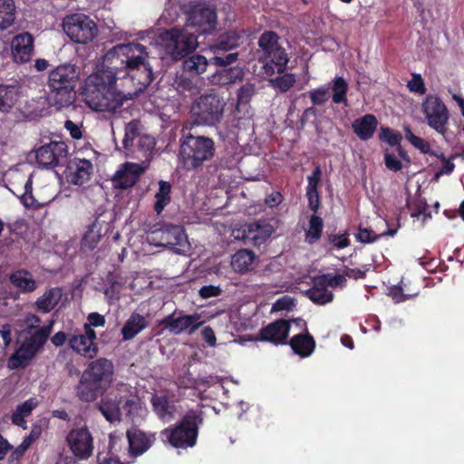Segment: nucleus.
<instances>
[{
	"label": "nucleus",
	"mask_w": 464,
	"mask_h": 464,
	"mask_svg": "<svg viewBox=\"0 0 464 464\" xmlns=\"http://www.w3.org/2000/svg\"><path fill=\"white\" fill-rule=\"evenodd\" d=\"M34 54V39L29 33H21L11 41V55L15 63H29Z\"/></svg>",
	"instance_id": "nucleus-14"
},
{
	"label": "nucleus",
	"mask_w": 464,
	"mask_h": 464,
	"mask_svg": "<svg viewBox=\"0 0 464 464\" xmlns=\"http://www.w3.org/2000/svg\"><path fill=\"white\" fill-rule=\"evenodd\" d=\"M238 45V37L234 33H226L221 34L217 42L209 45V50L216 55L221 56Z\"/></svg>",
	"instance_id": "nucleus-35"
},
{
	"label": "nucleus",
	"mask_w": 464,
	"mask_h": 464,
	"mask_svg": "<svg viewBox=\"0 0 464 464\" xmlns=\"http://www.w3.org/2000/svg\"><path fill=\"white\" fill-rule=\"evenodd\" d=\"M83 373L106 390L112 381L114 367L111 361L100 358L92 362Z\"/></svg>",
	"instance_id": "nucleus-17"
},
{
	"label": "nucleus",
	"mask_w": 464,
	"mask_h": 464,
	"mask_svg": "<svg viewBox=\"0 0 464 464\" xmlns=\"http://www.w3.org/2000/svg\"><path fill=\"white\" fill-rule=\"evenodd\" d=\"M127 440L130 454L136 457L147 451L153 444L155 438L152 434H146L137 428H131L127 431Z\"/></svg>",
	"instance_id": "nucleus-21"
},
{
	"label": "nucleus",
	"mask_w": 464,
	"mask_h": 464,
	"mask_svg": "<svg viewBox=\"0 0 464 464\" xmlns=\"http://www.w3.org/2000/svg\"><path fill=\"white\" fill-rule=\"evenodd\" d=\"M160 324L171 334H179L185 331L192 334L202 324V322L198 315H177L172 314L163 319Z\"/></svg>",
	"instance_id": "nucleus-16"
},
{
	"label": "nucleus",
	"mask_w": 464,
	"mask_h": 464,
	"mask_svg": "<svg viewBox=\"0 0 464 464\" xmlns=\"http://www.w3.org/2000/svg\"><path fill=\"white\" fill-rule=\"evenodd\" d=\"M156 44L166 53L178 59L193 51L198 45V41L192 33L174 28L160 33Z\"/></svg>",
	"instance_id": "nucleus-7"
},
{
	"label": "nucleus",
	"mask_w": 464,
	"mask_h": 464,
	"mask_svg": "<svg viewBox=\"0 0 464 464\" xmlns=\"http://www.w3.org/2000/svg\"><path fill=\"white\" fill-rule=\"evenodd\" d=\"M146 165L127 162L114 174L113 183L116 187L126 188L133 186L144 172Z\"/></svg>",
	"instance_id": "nucleus-20"
},
{
	"label": "nucleus",
	"mask_w": 464,
	"mask_h": 464,
	"mask_svg": "<svg viewBox=\"0 0 464 464\" xmlns=\"http://www.w3.org/2000/svg\"><path fill=\"white\" fill-rule=\"evenodd\" d=\"M332 102L334 104H343L345 107L349 105L347 93L349 90L348 82L343 76H335L332 81Z\"/></svg>",
	"instance_id": "nucleus-37"
},
{
	"label": "nucleus",
	"mask_w": 464,
	"mask_h": 464,
	"mask_svg": "<svg viewBox=\"0 0 464 464\" xmlns=\"http://www.w3.org/2000/svg\"><path fill=\"white\" fill-rule=\"evenodd\" d=\"M321 177H322V169H321V167L319 165H317L314 169L312 174L307 178L308 184L306 187V190H318L317 187L321 180Z\"/></svg>",
	"instance_id": "nucleus-57"
},
{
	"label": "nucleus",
	"mask_w": 464,
	"mask_h": 464,
	"mask_svg": "<svg viewBox=\"0 0 464 464\" xmlns=\"http://www.w3.org/2000/svg\"><path fill=\"white\" fill-rule=\"evenodd\" d=\"M278 74V76L269 79V86L274 90L285 93L294 87L296 82V76L295 73L286 72V71Z\"/></svg>",
	"instance_id": "nucleus-42"
},
{
	"label": "nucleus",
	"mask_w": 464,
	"mask_h": 464,
	"mask_svg": "<svg viewBox=\"0 0 464 464\" xmlns=\"http://www.w3.org/2000/svg\"><path fill=\"white\" fill-rule=\"evenodd\" d=\"M11 283L22 292H33L37 288V283L32 275L25 270H19L10 276Z\"/></svg>",
	"instance_id": "nucleus-38"
},
{
	"label": "nucleus",
	"mask_w": 464,
	"mask_h": 464,
	"mask_svg": "<svg viewBox=\"0 0 464 464\" xmlns=\"http://www.w3.org/2000/svg\"><path fill=\"white\" fill-rule=\"evenodd\" d=\"M64 33L75 43L88 44L98 34V27L93 20L83 14L66 16L63 22Z\"/></svg>",
	"instance_id": "nucleus-9"
},
{
	"label": "nucleus",
	"mask_w": 464,
	"mask_h": 464,
	"mask_svg": "<svg viewBox=\"0 0 464 464\" xmlns=\"http://www.w3.org/2000/svg\"><path fill=\"white\" fill-rule=\"evenodd\" d=\"M308 205L310 209L316 213L320 207V197L318 190H306Z\"/></svg>",
	"instance_id": "nucleus-63"
},
{
	"label": "nucleus",
	"mask_w": 464,
	"mask_h": 464,
	"mask_svg": "<svg viewBox=\"0 0 464 464\" xmlns=\"http://www.w3.org/2000/svg\"><path fill=\"white\" fill-rule=\"evenodd\" d=\"M148 241L157 246L174 249L175 252L179 254L186 252L188 246L184 229L179 226H168L152 231L148 236Z\"/></svg>",
	"instance_id": "nucleus-10"
},
{
	"label": "nucleus",
	"mask_w": 464,
	"mask_h": 464,
	"mask_svg": "<svg viewBox=\"0 0 464 464\" xmlns=\"http://www.w3.org/2000/svg\"><path fill=\"white\" fill-rule=\"evenodd\" d=\"M255 93V84L247 82L241 86L237 91V106L248 104Z\"/></svg>",
	"instance_id": "nucleus-52"
},
{
	"label": "nucleus",
	"mask_w": 464,
	"mask_h": 464,
	"mask_svg": "<svg viewBox=\"0 0 464 464\" xmlns=\"http://www.w3.org/2000/svg\"><path fill=\"white\" fill-rule=\"evenodd\" d=\"M41 320L39 316L34 314H27L24 316L23 323L25 326V329L28 331H31L33 329H35V331L40 328L39 324Z\"/></svg>",
	"instance_id": "nucleus-62"
},
{
	"label": "nucleus",
	"mask_w": 464,
	"mask_h": 464,
	"mask_svg": "<svg viewBox=\"0 0 464 464\" xmlns=\"http://www.w3.org/2000/svg\"><path fill=\"white\" fill-rule=\"evenodd\" d=\"M290 327L288 320L277 319L260 329L259 339L275 345L286 344Z\"/></svg>",
	"instance_id": "nucleus-15"
},
{
	"label": "nucleus",
	"mask_w": 464,
	"mask_h": 464,
	"mask_svg": "<svg viewBox=\"0 0 464 464\" xmlns=\"http://www.w3.org/2000/svg\"><path fill=\"white\" fill-rule=\"evenodd\" d=\"M405 132V139L417 150H419L423 154H428L430 152V144L428 140L416 136L412 131L409 125L404 126L403 128Z\"/></svg>",
	"instance_id": "nucleus-46"
},
{
	"label": "nucleus",
	"mask_w": 464,
	"mask_h": 464,
	"mask_svg": "<svg viewBox=\"0 0 464 464\" xmlns=\"http://www.w3.org/2000/svg\"><path fill=\"white\" fill-rule=\"evenodd\" d=\"M155 145V139L150 135L144 134L136 141L135 152L126 153L128 156L135 157L138 159H144L146 161H149Z\"/></svg>",
	"instance_id": "nucleus-31"
},
{
	"label": "nucleus",
	"mask_w": 464,
	"mask_h": 464,
	"mask_svg": "<svg viewBox=\"0 0 464 464\" xmlns=\"http://www.w3.org/2000/svg\"><path fill=\"white\" fill-rule=\"evenodd\" d=\"M24 192L20 195L21 202L26 207V208H38L47 203L44 201H40L38 198H35L32 195V176L28 177L25 180L24 186ZM50 200H48L49 202Z\"/></svg>",
	"instance_id": "nucleus-45"
},
{
	"label": "nucleus",
	"mask_w": 464,
	"mask_h": 464,
	"mask_svg": "<svg viewBox=\"0 0 464 464\" xmlns=\"http://www.w3.org/2000/svg\"><path fill=\"white\" fill-rule=\"evenodd\" d=\"M64 150L63 143L52 142L44 145L35 150V159L43 167L55 166L60 154Z\"/></svg>",
	"instance_id": "nucleus-24"
},
{
	"label": "nucleus",
	"mask_w": 464,
	"mask_h": 464,
	"mask_svg": "<svg viewBox=\"0 0 464 464\" xmlns=\"http://www.w3.org/2000/svg\"><path fill=\"white\" fill-rule=\"evenodd\" d=\"M98 408L104 418L110 422L120 421L122 411L131 418L133 421L144 418L146 409L136 396L131 393V387L122 384L117 390L111 391L102 399Z\"/></svg>",
	"instance_id": "nucleus-2"
},
{
	"label": "nucleus",
	"mask_w": 464,
	"mask_h": 464,
	"mask_svg": "<svg viewBox=\"0 0 464 464\" xmlns=\"http://www.w3.org/2000/svg\"><path fill=\"white\" fill-rule=\"evenodd\" d=\"M320 281L318 285L320 286L332 287V288H343L346 285V278L343 275L332 276L331 274H323L318 276Z\"/></svg>",
	"instance_id": "nucleus-47"
},
{
	"label": "nucleus",
	"mask_w": 464,
	"mask_h": 464,
	"mask_svg": "<svg viewBox=\"0 0 464 464\" xmlns=\"http://www.w3.org/2000/svg\"><path fill=\"white\" fill-rule=\"evenodd\" d=\"M93 170L92 163L85 159H73L69 161L65 169V179L72 185H82L87 182Z\"/></svg>",
	"instance_id": "nucleus-18"
},
{
	"label": "nucleus",
	"mask_w": 464,
	"mask_h": 464,
	"mask_svg": "<svg viewBox=\"0 0 464 464\" xmlns=\"http://www.w3.org/2000/svg\"><path fill=\"white\" fill-rule=\"evenodd\" d=\"M171 185L169 182L160 180L159 189L155 194L154 210L160 215L171 200Z\"/></svg>",
	"instance_id": "nucleus-40"
},
{
	"label": "nucleus",
	"mask_w": 464,
	"mask_h": 464,
	"mask_svg": "<svg viewBox=\"0 0 464 464\" xmlns=\"http://www.w3.org/2000/svg\"><path fill=\"white\" fill-rule=\"evenodd\" d=\"M273 230L270 225L261 226L259 223L255 222L248 226V234L243 237L251 239L255 246H259L271 237Z\"/></svg>",
	"instance_id": "nucleus-34"
},
{
	"label": "nucleus",
	"mask_w": 464,
	"mask_h": 464,
	"mask_svg": "<svg viewBox=\"0 0 464 464\" xmlns=\"http://www.w3.org/2000/svg\"><path fill=\"white\" fill-rule=\"evenodd\" d=\"M180 159L187 169H195L203 162V116L200 102L191 107V120L183 130Z\"/></svg>",
	"instance_id": "nucleus-3"
},
{
	"label": "nucleus",
	"mask_w": 464,
	"mask_h": 464,
	"mask_svg": "<svg viewBox=\"0 0 464 464\" xmlns=\"http://www.w3.org/2000/svg\"><path fill=\"white\" fill-rule=\"evenodd\" d=\"M289 345L295 354L304 358L311 355L314 352L315 341L305 327V334L294 335L289 341Z\"/></svg>",
	"instance_id": "nucleus-25"
},
{
	"label": "nucleus",
	"mask_w": 464,
	"mask_h": 464,
	"mask_svg": "<svg viewBox=\"0 0 464 464\" xmlns=\"http://www.w3.org/2000/svg\"><path fill=\"white\" fill-rule=\"evenodd\" d=\"M63 296V290L60 287H53L45 291L35 301V307L39 312L49 313L59 304Z\"/></svg>",
	"instance_id": "nucleus-27"
},
{
	"label": "nucleus",
	"mask_w": 464,
	"mask_h": 464,
	"mask_svg": "<svg viewBox=\"0 0 464 464\" xmlns=\"http://www.w3.org/2000/svg\"><path fill=\"white\" fill-rule=\"evenodd\" d=\"M141 133V125L138 121H132L126 125L125 135L122 140L123 149L126 152H135V143Z\"/></svg>",
	"instance_id": "nucleus-36"
},
{
	"label": "nucleus",
	"mask_w": 464,
	"mask_h": 464,
	"mask_svg": "<svg viewBox=\"0 0 464 464\" xmlns=\"http://www.w3.org/2000/svg\"><path fill=\"white\" fill-rule=\"evenodd\" d=\"M80 72L72 64H62L51 71L48 79L50 95L55 105L64 107L74 101V88Z\"/></svg>",
	"instance_id": "nucleus-5"
},
{
	"label": "nucleus",
	"mask_w": 464,
	"mask_h": 464,
	"mask_svg": "<svg viewBox=\"0 0 464 464\" xmlns=\"http://www.w3.org/2000/svg\"><path fill=\"white\" fill-rule=\"evenodd\" d=\"M256 255L248 249H240L237 251L231 257V266L234 271L244 274L251 270Z\"/></svg>",
	"instance_id": "nucleus-30"
},
{
	"label": "nucleus",
	"mask_w": 464,
	"mask_h": 464,
	"mask_svg": "<svg viewBox=\"0 0 464 464\" xmlns=\"http://www.w3.org/2000/svg\"><path fill=\"white\" fill-rule=\"evenodd\" d=\"M218 24L217 8L214 5L205 3V35L211 33Z\"/></svg>",
	"instance_id": "nucleus-48"
},
{
	"label": "nucleus",
	"mask_w": 464,
	"mask_h": 464,
	"mask_svg": "<svg viewBox=\"0 0 464 464\" xmlns=\"http://www.w3.org/2000/svg\"><path fill=\"white\" fill-rule=\"evenodd\" d=\"M96 333L93 329L84 327L83 331L75 332L69 339V346L78 354L93 358L98 353L95 343Z\"/></svg>",
	"instance_id": "nucleus-13"
},
{
	"label": "nucleus",
	"mask_w": 464,
	"mask_h": 464,
	"mask_svg": "<svg viewBox=\"0 0 464 464\" xmlns=\"http://www.w3.org/2000/svg\"><path fill=\"white\" fill-rule=\"evenodd\" d=\"M149 324L148 320L145 316L133 313L121 329V334L124 340H131L142 330L147 328Z\"/></svg>",
	"instance_id": "nucleus-29"
},
{
	"label": "nucleus",
	"mask_w": 464,
	"mask_h": 464,
	"mask_svg": "<svg viewBox=\"0 0 464 464\" xmlns=\"http://www.w3.org/2000/svg\"><path fill=\"white\" fill-rule=\"evenodd\" d=\"M407 87L411 92L425 94L427 89L420 74L413 73L411 81L408 82Z\"/></svg>",
	"instance_id": "nucleus-54"
},
{
	"label": "nucleus",
	"mask_w": 464,
	"mask_h": 464,
	"mask_svg": "<svg viewBox=\"0 0 464 464\" xmlns=\"http://www.w3.org/2000/svg\"><path fill=\"white\" fill-rule=\"evenodd\" d=\"M384 163L388 169L397 172L402 169L401 162L391 152L385 151Z\"/></svg>",
	"instance_id": "nucleus-58"
},
{
	"label": "nucleus",
	"mask_w": 464,
	"mask_h": 464,
	"mask_svg": "<svg viewBox=\"0 0 464 464\" xmlns=\"http://www.w3.org/2000/svg\"><path fill=\"white\" fill-rule=\"evenodd\" d=\"M407 208L411 210V216L412 218H419L420 216L430 217V214H427V203L423 198H414L412 200L407 201Z\"/></svg>",
	"instance_id": "nucleus-50"
},
{
	"label": "nucleus",
	"mask_w": 464,
	"mask_h": 464,
	"mask_svg": "<svg viewBox=\"0 0 464 464\" xmlns=\"http://www.w3.org/2000/svg\"><path fill=\"white\" fill-rule=\"evenodd\" d=\"M105 389L90 377L82 373L77 386V395L83 401H93L102 394Z\"/></svg>",
	"instance_id": "nucleus-26"
},
{
	"label": "nucleus",
	"mask_w": 464,
	"mask_h": 464,
	"mask_svg": "<svg viewBox=\"0 0 464 464\" xmlns=\"http://www.w3.org/2000/svg\"><path fill=\"white\" fill-rule=\"evenodd\" d=\"M226 103L218 94H205V125L219 123Z\"/></svg>",
	"instance_id": "nucleus-22"
},
{
	"label": "nucleus",
	"mask_w": 464,
	"mask_h": 464,
	"mask_svg": "<svg viewBox=\"0 0 464 464\" xmlns=\"http://www.w3.org/2000/svg\"><path fill=\"white\" fill-rule=\"evenodd\" d=\"M357 241L364 244L373 243L381 238L379 234H376L373 230L364 227L362 225L358 227L357 233L355 234Z\"/></svg>",
	"instance_id": "nucleus-53"
},
{
	"label": "nucleus",
	"mask_w": 464,
	"mask_h": 464,
	"mask_svg": "<svg viewBox=\"0 0 464 464\" xmlns=\"http://www.w3.org/2000/svg\"><path fill=\"white\" fill-rule=\"evenodd\" d=\"M378 120L375 115L368 113L355 119L352 122V129L361 140L372 139L378 127Z\"/></svg>",
	"instance_id": "nucleus-23"
},
{
	"label": "nucleus",
	"mask_w": 464,
	"mask_h": 464,
	"mask_svg": "<svg viewBox=\"0 0 464 464\" xmlns=\"http://www.w3.org/2000/svg\"><path fill=\"white\" fill-rule=\"evenodd\" d=\"M162 434L174 448L187 449L193 447L198 436L196 420L188 416L174 428L164 430Z\"/></svg>",
	"instance_id": "nucleus-11"
},
{
	"label": "nucleus",
	"mask_w": 464,
	"mask_h": 464,
	"mask_svg": "<svg viewBox=\"0 0 464 464\" xmlns=\"http://www.w3.org/2000/svg\"><path fill=\"white\" fill-rule=\"evenodd\" d=\"M293 305H294L293 299L288 295H285V296L279 298L278 300H276L273 304L272 312L290 310Z\"/></svg>",
	"instance_id": "nucleus-59"
},
{
	"label": "nucleus",
	"mask_w": 464,
	"mask_h": 464,
	"mask_svg": "<svg viewBox=\"0 0 464 464\" xmlns=\"http://www.w3.org/2000/svg\"><path fill=\"white\" fill-rule=\"evenodd\" d=\"M238 53H230L226 56H214L208 61L205 57V71L207 70V66L208 63H212L217 66H220L222 68L217 70L215 73L208 77V80L213 85H228L230 84L227 66L235 63L237 60Z\"/></svg>",
	"instance_id": "nucleus-19"
},
{
	"label": "nucleus",
	"mask_w": 464,
	"mask_h": 464,
	"mask_svg": "<svg viewBox=\"0 0 464 464\" xmlns=\"http://www.w3.org/2000/svg\"><path fill=\"white\" fill-rule=\"evenodd\" d=\"M65 441L70 451L78 460H86L93 453V437L86 427L70 430Z\"/></svg>",
	"instance_id": "nucleus-12"
},
{
	"label": "nucleus",
	"mask_w": 464,
	"mask_h": 464,
	"mask_svg": "<svg viewBox=\"0 0 464 464\" xmlns=\"http://www.w3.org/2000/svg\"><path fill=\"white\" fill-rule=\"evenodd\" d=\"M12 341V327L10 324H4L0 328V354L5 353V348Z\"/></svg>",
	"instance_id": "nucleus-56"
},
{
	"label": "nucleus",
	"mask_w": 464,
	"mask_h": 464,
	"mask_svg": "<svg viewBox=\"0 0 464 464\" xmlns=\"http://www.w3.org/2000/svg\"><path fill=\"white\" fill-rule=\"evenodd\" d=\"M88 323L84 324V327H102L105 324V318L103 315L100 314L99 313H91L87 316Z\"/></svg>",
	"instance_id": "nucleus-60"
},
{
	"label": "nucleus",
	"mask_w": 464,
	"mask_h": 464,
	"mask_svg": "<svg viewBox=\"0 0 464 464\" xmlns=\"http://www.w3.org/2000/svg\"><path fill=\"white\" fill-rule=\"evenodd\" d=\"M19 99V90L14 85L0 84V112H8Z\"/></svg>",
	"instance_id": "nucleus-32"
},
{
	"label": "nucleus",
	"mask_w": 464,
	"mask_h": 464,
	"mask_svg": "<svg viewBox=\"0 0 464 464\" xmlns=\"http://www.w3.org/2000/svg\"><path fill=\"white\" fill-rule=\"evenodd\" d=\"M37 405L38 401L35 398H30L22 404L18 405L12 414V422L23 429H26L27 425L25 418L32 413L33 410L36 408Z\"/></svg>",
	"instance_id": "nucleus-33"
},
{
	"label": "nucleus",
	"mask_w": 464,
	"mask_h": 464,
	"mask_svg": "<svg viewBox=\"0 0 464 464\" xmlns=\"http://www.w3.org/2000/svg\"><path fill=\"white\" fill-rule=\"evenodd\" d=\"M202 64L203 57L201 55H192L184 62V69L188 72L199 74Z\"/></svg>",
	"instance_id": "nucleus-55"
},
{
	"label": "nucleus",
	"mask_w": 464,
	"mask_h": 464,
	"mask_svg": "<svg viewBox=\"0 0 464 464\" xmlns=\"http://www.w3.org/2000/svg\"><path fill=\"white\" fill-rule=\"evenodd\" d=\"M330 97V89L325 85L309 92V98L314 107L324 104Z\"/></svg>",
	"instance_id": "nucleus-49"
},
{
	"label": "nucleus",
	"mask_w": 464,
	"mask_h": 464,
	"mask_svg": "<svg viewBox=\"0 0 464 464\" xmlns=\"http://www.w3.org/2000/svg\"><path fill=\"white\" fill-rule=\"evenodd\" d=\"M147 52L138 43L113 46L103 56L94 72L88 76L83 100L93 111L112 112L123 102L124 95L117 90L118 79L126 80L141 92L152 82L151 67L146 63Z\"/></svg>",
	"instance_id": "nucleus-1"
},
{
	"label": "nucleus",
	"mask_w": 464,
	"mask_h": 464,
	"mask_svg": "<svg viewBox=\"0 0 464 464\" xmlns=\"http://www.w3.org/2000/svg\"><path fill=\"white\" fill-rule=\"evenodd\" d=\"M151 403L154 411L163 421L169 422L173 419V406L169 403L165 396H152Z\"/></svg>",
	"instance_id": "nucleus-39"
},
{
	"label": "nucleus",
	"mask_w": 464,
	"mask_h": 464,
	"mask_svg": "<svg viewBox=\"0 0 464 464\" xmlns=\"http://www.w3.org/2000/svg\"><path fill=\"white\" fill-rule=\"evenodd\" d=\"M54 320L42 326L27 337L8 360L10 369L25 367L45 343L53 330Z\"/></svg>",
	"instance_id": "nucleus-6"
},
{
	"label": "nucleus",
	"mask_w": 464,
	"mask_h": 464,
	"mask_svg": "<svg viewBox=\"0 0 464 464\" xmlns=\"http://www.w3.org/2000/svg\"><path fill=\"white\" fill-rule=\"evenodd\" d=\"M320 277L315 276L312 278L313 286L305 292V296L308 297L313 303L324 305L331 303L334 299V294L325 286L318 285Z\"/></svg>",
	"instance_id": "nucleus-28"
},
{
	"label": "nucleus",
	"mask_w": 464,
	"mask_h": 464,
	"mask_svg": "<svg viewBox=\"0 0 464 464\" xmlns=\"http://www.w3.org/2000/svg\"><path fill=\"white\" fill-rule=\"evenodd\" d=\"M323 228V218L319 216L312 215L309 218V227L305 232V242L308 245L315 244L322 237Z\"/></svg>",
	"instance_id": "nucleus-43"
},
{
	"label": "nucleus",
	"mask_w": 464,
	"mask_h": 464,
	"mask_svg": "<svg viewBox=\"0 0 464 464\" xmlns=\"http://www.w3.org/2000/svg\"><path fill=\"white\" fill-rule=\"evenodd\" d=\"M102 237V226L99 222H93L87 228L82 240V246L90 250L95 248Z\"/></svg>",
	"instance_id": "nucleus-44"
},
{
	"label": "nucleus",
	"mask_w": 464,
	"mask_h": 464,
	"mask_svg": "<svg viewBox=\"0 0 464 464\" xmlns=\"http://www.w3.org/2000/svg\"><path fill=\"white\" fill-rule=\"evenodd\" d=\"M328 242L338 249L347 247L350 245V240L347 237L336 234H330L328 236Z\"/></svg>",
	"instance_id": "nucleus-61"
},
{
	"label": "nucleus",
	"mask_w": 464,
	"mask_h": 464,
	"mask_svg": "<svg viewBox=\"0 0 464 464\" xmlns=\"http://www.w3.org/2000/svg\"><path fill=\"white\" fill-rule=\"evenodd\" d=\"M315 115H316V109L314 106L306 108L303 111V113L300 117V120L297 123L296 128L298 130H303L304 128V126L306 125V123L308 122L309 119L311 117H315Z\"/></svg>",
	"instance_id": "nucleus-64"
},
{
	"label": "nucleus",
	"mask_w": 464,
	"mask_h": 464,
	"mask_svg": "<svg viewBox=\"0 0 464 464\" xmlns=\"http://www.w3.org/2000/svg\"><path fill=\"white\" fill-rule=\"evenodd\" d=\"M277 33L266 30L258 38V47L261 53L259 61L263 63V69L267 76L275 73H283L287 69L289 55L279 43Z\"/></svg>",
	"instance_id": "nucleus-4"
},
{
	"label": "nucleus",
	"mask_w": 464,
	"mask_h": 464,
	"mask_svg": "<svg viewBox=\"0 0 464 464\" xmlns=\"http://www.w3.org/2000/svg\"><path fill=\"white\" fill-rule=\"evenodd\" d=\"M421 111L430 128L443 136L447 133L450 111L439 96L427 95L422 101Z\"/></svg>",
	"instance_id": "nucleus-8"
},
{
	"label": "nucleus",
	"mask_w": 464,
	"mask_h": 464,
	"mask_svg": "<svg viewBox=\"0 0 464 464\" xmlns=\"http://www.w3.org/2000/svg\"><path fill=\"white\" fill-rule=\"evenodd\" d=\"M379 139L387 142L390 146H397L402 140V136L400 132L394 131L389 127H382L379 133Z\"/></svg>",
	"instance_id": "nucleus-51"
},
{
	"label": "nucleus",
	"mask_w": 464,
	"mask_h": 464,
	"mask_svg": "<svg viewBox=\"0 0 464 464\" xmlns=\"http://www.w3.org/2000/svg\"><path fill=\"white\" fill-rule=\"evenodd\" d=\"M15 20V4L14 0H0V30L9 28Z\"/></svg>",
	"instance_id": "nucleus-41"
}]
</instances>
